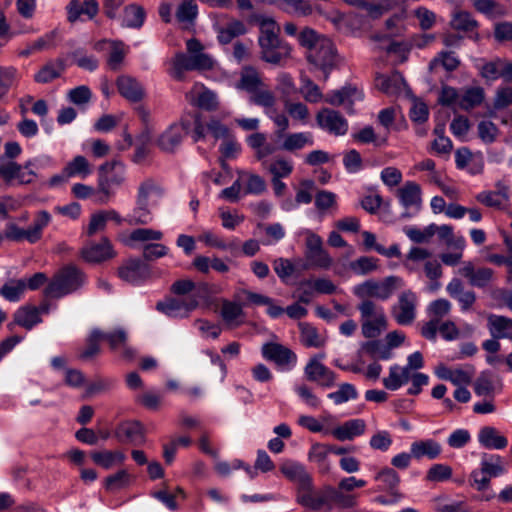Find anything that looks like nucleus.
<instances>
[{
    "label": "nucleus",
    "instance_id": "20e7f679",
    "mask_svg": "<svg viewBox=\"0 0 512 512\" xmlns=\"http://www.w3.org/2000/svg\"><path fill=\"white\" fill-rule=\"evenodd\" d=\"M279 27L272 19H265L260 24V36L258 39L261 47V57L264 61L279 64L282 59L288 57L290 46L279 38Z\"/></svg>",
    "mask_w": 512,
    "mask_h": 512
},
{
    "label": "nucleus",
    "instance_id": "864d4df0",
    "mask_svg": "<svg viewBox=\"0 0 512 512\" xmlns=\"http://www.w3.org/2000/svg\"><path fill=\"white\" fill-rule=\"evenodd\" d=\"M25 291L24 279H10L0 288V296L9 302H18Z\"/></svg>",
    "mask_w": 512,
    "mask_h": 512
},
{
    "label": "nucleus",
    "instance_id": "49530a36",
    "mask_svg": "<svg viewBox=\"0 0 512 512\" xmlns=\"http://www.w3.org/2000/svg\"><path fill=\"white\" fill-rule=\"evenodd\" d=\"M329 454L330 448L324 444H314L309 450L308 458L312 463L316 464L321 474H327L330 471Z\"/></svg>",
    "mask_w": 512,
    "mask_h": 512
},
{
    "label": "nucleus",
    "instance_id": "9b49d317",
    "mask_svg": "<svg viewBox=\"0 0 512 512\" xmlns=\"http://www.w3.org/2000/svg\"><path fill=\"white\" fill-rule=\"evenodd\" d=\"M423 366V356L419 351L410 354L407 358V365L404 367L393 366L390 369L392 384H404L411 381V384H427L428 375L412 370L420 369Z\"/></svg>",
    "mask_w": 512,
    "mask_h": 512
},
{
    "label": "nucleus",
    "instance_id": "2f4dec72",
    "mask_svg": "<svg viewBox=\"0 0 512 512\" xmlns=\"http://www.w3.org/2000/svg\"><path fill=\"white\" fill-rule=\"evenodd\" d=\"M281 138H283V141L280 149L288 152H295L314 145V138L311 132L287 133Z\"/></svg>",
    "mask_w": 512,
    "mask_h": 512
},
{
    "label": "nucleus",
    "instance_id": "6e6d98bb",
    "mask_svg": "<svg viewBox=\"0 0 512 512\" xmlns=\"http://www.w3.org/2000/svg\"><path fill=\"white\" fill-rule=\"evenodd\" d=\"M20 80V73L14 66H0V91L3 97L9 90L16 87Z\"/></svg>",
    "mask_w": 512,
    "mask_h": 512
},
{
    "label": "nucleus",
    "instance_id": "680f3d73",
    "mask_svg": "<svg viewBox=\"0 0 512 512\" xmlns=\"http://www.w3.org/2000/svg\"><path fill=\"white\" fill-rule=\"evenodd\" d=\"M405 235L414 243H428L435 235V223L426 226L423 230L415 226H407L403 229Z\"/></svg>",
    "mask_w": 512,
    "mask_h": 512
},
{
    "label": "nucleus",
    "instance_id": "dca6fc26",
    "mask_svg": "<svg viewBox=\"0 0 512 512\" xmlns=\"http://www.w3.org/2000/svg\"><path fill=\"white\" fill-rule=\"evenodd\" d=\"M317 125L334 136L347 134L349 124L347 119L339 112L330 108H322L316 115Z\"/></svg>",
    "mask_w": 512,
    "mask_h": 512
},
{
    "label": "nucleus",
    "instance_id": "bb28decb",
    "mask_svg": "<svg viewBox=\"0 0 512 512\" xmlns=\"http://www.w3.org/2000/svg\"><path fill=\"white\" fill-rule=\"evenodd\" d=\"M479 445L488 450H503L508 446V439L493 426H483L477 434Z\"/></svg>",
    "mask_w": 512,
    "mask_h": 512
},
{
    "label": "nucleus",
    "instance_id": "b1692460",
    "mask_svg": "<svg viewBox=\"0 0 512 512\" xmlns=\"http://www.w3.org/2000/svg\"><path fill=\"white\" fill-rule=\"evenodd\" d=\"M165 195V189L161 183L151 177L145 178L137 188L135 199L149 206H156Z\"/></svg>",
    "mask_w": 512,
    "mask_h": 512
},
{
    "label": "nucleus",
    "instance_id": "f3484780",
    "mask_svg": "<svg viewBox=\"0 0 512 512\" xmlns=\"http://www.w3.org/2000/svg\"><path fill=\"white\" fill-rule=\"evenodd\" d=\"M82 259L88 263H102L116 256L111 241L107 237H102L99 242L87 241L81 251Z\"/></svg>",
    "mask_w": 512,
    "mask_h": 512
},
{
    "label": "nucleus",
    "instance_id": "8fccbe9b",
    "mask_svg": "<svg viewBox=\"0 0 512 512\" xmlns=\"http://www.w3.org/2000/svg\"><path fill=\"white\" fill-rule=\"evenodd\" d=\"M485 98L484 89L480 86L468 87L460 95L459 108L469 111L480 106Z\"/></svg>",
    "mask_w": 512,
    "mask_h": 512
},
{
    "label": "nucleus",
    "instance_id": "4d7b16f0",
    "mask_svg": "<svg viewBox=\"0 0 512 512\" xmlns=\"http://www.w3.org/2000/svg\"><path fill=\"white\" fill-rule=\"evenodd\" d=\"M280 9L288 14L302 17L310 16L314 11L309 0H282Z\"/></svg>",
    "mask_w": 512,
    "mask_h": 512
},
{
    "label": "nucleus",
    "instance_id": "7c9ffc66",
    "mask_svg": "<svg viewBox=\"0 0 512 512\" xmlns=\"http://www.w3.org/2000/svg\"><path fill=\"white\" fill-rule=\"evenodd\" d=\"M178 393V386H166V388L154 391H145L137 396V402L149 410H157L164 398L170 394Z\"/></svg>",
    "mask_w": 512,
    "mask_h": 512
},
{
    "label": "nucleus",
    "instance_id": "aec40b11",
    "mask_svg": "<svg viewBox=\"0 0 512 512\" xmlns=\"http://www.w3.org/2000/svg\"><path fill=\"white\" fill-rule=\"evenodd\" d=\"M190 132V124L182 119L180 123L171 124L158 138L157 144L161 150L173 152L182 142L183 137Z\"/></svg>",
    "mask_w": 512,
    "mask_h": 512
},
{
    "label": "nucleus",
    "instance_id": "f03ea898",
    "mask_svg": "<svg viewBox=\"0 0 512 512\" xmlns=\"http://www.w3.org/2000/svg\"><path fill=\"white\" fill-rule=\"evenodd\" d=\"M300 46L306 49V59L324 73L327 80L330 71L336 65V48L327 36L310 27L303 28L298 35Z\"/></svg>",
    "mask_w": 512,
    "mask_h": 512
},
{
    "label": "nucleus",
    "instance_id": "e433bc0d",
    "mask_svg": "<svg viewBox=\"0 0 512 512\" xmlns=\"http://www.w3.org/2000/svg\"><path fill=\"white\" fill-rule=\"evenodd\" d=\"M163 232L152 228H136L132 230L129 236L123 240V243L133 247L136 243L150 244L149 242H158L162 240Z\"/></svg>",
    "mask_w": 512,
    "mask_h": 512
},
{
    "label": "nucleus",
    "instance_id": "a18cd8bd",
    "mask_svg": "<svg viewBox=\"0 0 512 512\" xmlns=\"http://www.w3.org/2000/svg\"><path fill=\"white\" fill-rule=\"evenodd\" d=\"M14 313L16 315V322L18 323V326H21L26 330H31L42 322L41 316L38 315V310H36V307L32 305L21 306Z\"/></svg>",
    "mask_w": 512,
    "mask_h": 512
},
{
    "label": "nucleus",
    "instance_id": "6ab92c4d",
    "mask_svg": "<svg viewBox=\"0 0 512 512\" xmlns=\"http://www.w3.org/2000/svg\"><path fill=\"white\" fill-rule=\"evenodd\" d=\"M397 197L400 204L406 209H414V213L408 211L402 213V218H410L418 213L422 206V191L419 184L414 181H407L397 190Z\"/></svg>",
    "mask_w": 512,
    "mask_h": 512
},
{
    "label": "nucleus",
    "instance_id": "37998d69",
    "mask_svg": "<svg viewBox=\"0 0 512 512\" xmlns=\"http://www.w3.org/2000/svg\"><path fill=\"white\" fill-rule=\"evenodd\" d=\"M191 94L192 99L190 101L193 105H196L197 107L207 111H213L217 109V95L213 91L195 86Z\"/></svg>",
    "mask_w": 512,
    "mask_h": 512
},
{
    "label": "nucleus",
    "instance_id": "e2e57ef3",
    "mask_svg": "<svg viewBox=\"0 0 512 512\" xmlns=\"http://www.w3.org/2000/svg\"><path fill=\"white\" fill-rule=\"evenodd\" d=\"M300 82V93L303 95L307 102L318 103L323 99V94L319 86L315 84L309 77L302 75Z\"/></svg>",
    "mask_w": 512,
    "mask_h": 512
},
{
    "label": "nucleus",
    "instance_id": "603ef678",
    "mask_svg": "<svg viewBox=\"0 0 512 512\" xmlns=\"http://www.w3.org/2000/svg\"><path fill=\"white\" fill-rule=\"evenodd\" d=\"M64 169L70 178L80 177L85 179L92 173V167L90 163L82 155L75 156L65 165Z\"/></svg>",
    "mask_w": 512,
    "mask_h": 512
},
{
    "label": "nucleus",
    "instance_id": "3c124183",
    "mask_svg": "<svg viewBox=\"0 0 512 512\" xmlns=\"http://www.w3.org/2000/svg\"><path fill=\"white\" fill-rule=\"evenodd\" d=\"M65 66L62 60H55L46 63L35 75L34 80L37 83H49L61 76Z\"/></svg>",
    "mask_w": 512,
    "mask_h": 512
},
{
    "label": "nucleus",
    "instance_id": "052dcab7",
    "mask_svg": "<svg viewBox=\"0 0 512 512\" xmlns=\"http://www.w3.org/2000/svg\"><path fill=\"white\" fill-rule=\"evenodd\" d=\"M263 168L271 173L272 178L282 179L291 175L293 172V163L283 157H276Z\"/></svg>",
    "mask_w": 512,
    "mask_h": 512
},
{
    "label": "nucleus",
    "instance_id": "2eb2a0df",
    "mask_svg": "<svg viewBox=\"0 0 512 512\" xmlns=\"http://www.w3.org/2000/svg\"><path fill=\"white\" fill-rule=\"evenodd\" d=\"M151 275L150 266L140 258H129L118 268L119 278L131 285H141Z\"/></svg>",
    "mask_w": 512,
    "mask_h": 512
},
{
    "label": "nucleus",
    "instance_id": "0eeeda50",
    "mask_svg": "<svg viewBox=\"0 0 512 512\" xmlns=\"http://www.w3.org/2000/svg\"><path fill=\"white\" fill-rule=\"evenodd\" d=\"M86 282V275L75 265L60 269L47 284L44 295L49 298H62L80 289Z\"/></svg>",
    "mask_w": 512,
    "mask_h": 512
},
{
    "label": "nucleus",
    "instance_id": "a878e982",
    "mask_svg": "<svg viewBox=\"0 0 512 512\" xmlns=\"http://www.w3.org/2000/svg\"><path fill=\"white\" fill-rule=\"evenodd\" d=\"M324 358V354H319L315 357H312L307 362L304 368V374L308 381L317 382V381H325L326 384H330L335 379V374L328 367H326L323 363H321V359Z\"/></svg>",
    "mask_w": 512,
    "mask_h": 512
},
{
    "label": "nucleus",
    "instance_id": "c9c22d12",
    "mask_svg": "<svg viewBox=\"0 0 512 512\" xmlns=\"http://www.w3.org/2000/svg\"><path fill=\"white\" fill-rule=\"evenodd\" d=\"M347 5L363 10L371 18H379L388 12L392 7L391 0H381L378 3H372L366 0H343Z\"/></svg>",
    "mask_w": 512,
    "mask_h": 512
},
{
    "label": "nucleus",
    "instance_id": "393cba45",
    "mask_svg": "<svg viewBox=\"0 0 512 512\" xmlns=\"http://www.w3.org/2000/svg\"><path fill=\"white\" fill-rule=\"evenodd\" d=\"M435 374L441 381L452 384H470L474 371L470 367H447L441 364L435 368Z\"/></svg>",
    "mask_w": 512,
    "mask_h": 512
},
{
    "label": "nucleus",
    "instance_id": "1a4fd4ad",
    "mask_svg": "<svg viewBox=\"0 0 512 512\" xmlns=\"http://www.w3.org/2000/svg\"><path fill=\"white\" fill-rule=\"evenodd\" d=\"M374 480L379 485L375 492H387L388 495H378L374 502L383 506H390L399 503L403 499V494L399 491L400 476L390 468L384 467L374 475Z\"/></svg>",
    "mask_w": 512,
    "mask_h": 512
},
{
    "label": "nucleus",
    "instance_id": "39448f33",
    "mask_svg": "<svg viewBox=\"0 0 512 512\" xmlns=\"http://www.w3.org/2000/svg\"><path fill=\"white\" fill-rule=\"evenodd\" d=\"M280 470L287 478L297 482V503L307 510L314 511L318 490L314 489L312 477L304 466L298 462L286 461Z\"/></svg>",
    "mask_w": 512,
    "mask_h": 512
},
{
    "label": "nucleus",
    "instance_id": "0e129e2a",
    "mask_svg": "<svg viewBox=\"0 0 512 512\" xmlns=\"http://www.w3.org/2000/svg\"><path fill=\"white\" fill-rule=\"evenodd\" d=\"M476 200L487 207L500 209L508 200V195L503 191H483L477 194Z\"/></svg>",
    "mask_w": 512,
    "mask_h": 512
},
{
    "label": "nucleus",
    "instance_id": "7ed1b4c3",
    "mask_svg": "<svg viewBox=\"0 0 512 512\" xmlns=\"http://www.w3.org/2000/svg\"><path fill=\"white\" fill-rule=\"evenodd\" d=\"M235 87L247 92L250 95V103L254 105L268 109L276 103L274 93L263 82L261 73L253 66L242 67Z\"/></svg>",
    "mask_w": 512,
    "mask_h": 512
},
{
    "label": "nucleus",
    "instance_id": "6e6552de",
    "mask_svg": "<svg viewBox=\"0 0 512 512\" xmlns=\"http://www.w3.org/2000/svg\"><path fill=\"white\" fill-rule=\"evenodd\" d=\"M361 321V333L367 339H376L388 327L384 309L371 300H364L358 306Z\"/></svg>",
    "mask_w": 512,
    "mask_h": 512
},
{
    "label": "nucleus",
    "instance_id": "a19ab883",
    "mask_svg": "<svg viewBox=\"0 0 512 512\" xmlns=\"http://www.w3.org/2000/svg\"><path fill=\"white\" fill-rule=\"evenodd\" d=\"M153 213L150 206L144 202L135 199V207L125 218V222L130 226H144L153 221Z\"/></svg>",
    "mask_w": 512,
    "mask_h": 512
},
{
    "label": "nucleus",
    "instance_id": "09e8293b",
    "mask_svg": "<svg viewBox=\"0 0 512 512\" xmlns=\"http://www.w3.org/2000/svg\"><path fill=\"white\" fill-rule=\"evenodd\" d=\"M146 19L144 8L137 4L127 5L123 10L122 25L128 28L139 29Z\"/></svg>",
    "mask_w": 512,
    "mask_h": 512
},
{
    "label": "nucleus",
    "instance_id": "473e14b6",
    "mask_svg": "<svg viewBox=\"0 0 512 512\" xmlns=\"http://www.w3.org/2000/svg\"><path fill=\"white\" fill-rule=\"evenodd\" d=\"M436 512H473L464 497L452 498L448 495H441L433 500Z\"/></svg>",
    "mask_w": 512,
    "mask_h": 512
},
{
    "label": "nucleus",
    "instance_id": "774afa93",
    "mask_svg": "<svg viewBox=\"0 0 512 512\" xmlns=\"http://www.w3.org/2000/svg\"><path fill=\"white\" fill-rule=\"evenodd\" d=\"M452 468L446 464L432 465L426 474V481L428 482H444L452 477Z\"/></svg>",
    "mask_w": 512,
    "mask_h": 512
},
{
    "label": "nucleus",
    "instance_id": "4be33fe9",
    "mask_svg": "<svg viewBox=\"0 0 512 512\" xmlns=\"http://www.w3.org/2000/svg\"><path fill=\"white\" fill-rule=\"evenodd\" d=\"M115 436L120 442L135 446L143 445L146 442L145 428L143 424L137 420L121 422L115 429Z\"/></svg>",
    "mask_w": 512,
    "mask_h": 512
},
{
    "label": "nucleus",
    "instance_id": "5701e85b",
    "mask_svg": "<svg viewBox=\"0 0 512 512\" xmlns=\"http://www.w3.org/2000/svg\"><path fill=\"white\" fill-rule=\"evenodd\" d=\"M54 162L52 157L48 155H41L32 159L27 160L24 165H20V171L15 172L14 181L19 185H28L33 183L37 177V173L34 169H43L53 166Z\"/></svg>",
    "mask_w": 512,
    "mask_h": 512
},
{
    "label": "nucleus",
    "instance_id": "412c9836",
    "mask_svg": "<svg viewBox=\"0 0 512 512\" xmlns=\"http://www.w3.org/2000/svg\"><path fill=\"white\" fill-rule=\"evenodd\" d=\"M364 98L362 91L351 85L343 86L341 89L332 90L328 92L324 101L333 106L344 105L348 113H354L353 105L356 101H361Z\"/></svg>",
    "mask_w": 512,
    "mask_h": 512
},
{
    "label": "nucleus",
    "instance_id": "c03bdc74",
    "mask_svg": "<svg viewBox=\"0 0 512 512\" xmlns=\"http://www.w3.org/2000/svg\"><path fill=\"white\" fill-rule=\"evenodd\" d=\"M488 327L493 338H510L512 337V319L490 315L488 317Z\"/></svg>",
    "mask_w": 512,
    "mask_h": 512
},
{
    "label": "nucleus",
    "instance_id": "5fc2aeb1",
    "mask_svg": "<svg viewBox=\"0 0 512 512\" xmlns=\"http://www.w3.org/2000/svg\"><path fill=\"white\" fill-rule=\"evenodd\" d=\"M131 481L132 475L127 470L121 469L104 479V488L111 493L117 492L128 487Z\"/></svg>",
    "mask_w": 512,
    "mask_h": 512
},
{
    "label": "nucleus",
    "instance_id": "f704fd0d",
    "mask_svg": "<svg viewBox=\"0 0 512 512\" xmlns=\"http://www.w3.org/2000/svg\"><path fill=\"white\" fill-rule=\"evenodd\" d=\"M410 448L411 455L418 460L422 458L436 459L442 451L441 445L433 439L414 441Z\"/></svg>",
    "mask_w": 512,
    "mask_h": 512
},
{
    "label": "nucleus",
    "instance_id": "338daca9",
    "mask_svg": "<svg viewBox=\"0 0 512 512\" xmlns=\"http://www.w3.org/2000/svg\"><path fill=\"white\" fill-rule=\"evenodd\" d=\"M316 190V183L312 179H303L299 183V188L296 191V203L310 204L313 200V192Z\"/></svg>",
    "mask_w": 512,
    "mask_h": 512
},
{
    "label": "nucleus",
    "instance_id": "9d476101",
    "mask_svg": "<svg viewBox=\"0 0 512 512\" xmlns=\"http://www.w3.org/2000/svg\"><path fill=\"white\" fill-rule=\"evenodd\" d=\"M404 285L402 278L388 276L382 281L367 280L355 287L354 293L360 298L373 297L380 300L389 299L394 292Z\"/></svg>",
    "mask_w": 512,
    "mask_h": 512
},
{
    "label": "nucleus",
    "instance_id": "cd10ccee",
    "mask_svg": "<svg viewBox=\"0 0 512 512\" xmlns=\"http://www.w3.org/2000/svg\"><path fill=\"white\" fill-rule=\"evenodd\" d=\"M116 85L121 96L131 102H139L144 98L143 86L131 76L122 75L118 77Z\"/></svg>",
    "mask_w": 512,
    "mask_h": 512
},
{
    "label": "nucleus",
    "instance_id": "4468645a",
    "mask_svg": "<svg viewBox=\"0 0 512 512\" xmlns=\"http://www.w3.org/2000/svg\"><path fill=\"white\" fill-rule=\"evenodd\" d=\"M199 306L195 296L187 299L167 297L156 304V310L169 318H187L189 314Z\"/></svg>",
    "mask_w": 512,
    "mask_h": 512
},
{
    "label": "nucleus",
    "instance_id": "13d9d810",
    "mask_svg": "<svg viewBox=\"0 0 512 512\" xmlns=\"http://www.w3.org/2000/svg\"><path fill=\"white\" fill-rule=\"evenodd\" d=\"M242 305L229 300H223L221 307V317L223 321L228 325L238 326L242 321H238V318L243 316Z\"/></svg>",
    "mask_w": 512,
    "mask_h": 512
},
{
    "label": "nucleus",
    "instance_id": "72a5a7b5",
    "mask_svg": "<svg viewBox=\"0 0 512 512\" xmlns=\"http://www.w3.org/2000/svg\"><path fill=\"white\" fill-rule=\"evenodd\" d=\"M376 85L383 93L395 96L400 94L406 86L403 76L399 72L390 75H380L376 78Z\"/></svg>",
    "mask_w": 512,
    "mask_h": 512
},
{
    "label": "nucleus",
    "instance_id": "a211bd4d",
    "mask_svg": "<svg viewBox=\"0 0 512 512\" xmlns=\"http://www.w3.org/2000/svg\"><path fill=\"white\" fill-rule=\"evenodd\" d=\"M417 296L411 290L402 292L392 307V316L399 325H410L416 318Z\"/></svg>",
    "mask_w": 512,
    "mask_h": 512
},
{
    "label": "nucleus",
    "instance_id": "58836bf2",
    "mask_svg": "<svg viewBox=\"0 0 512 512\" xmlns=\"http://www.w3.org/2000/svg\"><path fill=\"white\" fill-rule=\"evenodd\" d=\"M217 40L220 44H229L236 37L247 32L245 24L240 20H232L225 26L216 27Z\"/></svg>",
    "mask_w": 512,
    "mask_h": 512
},
{
    "label": "nucleus",
    "instance_id": "ddd939ff",
    "mask_svg": "<svg viewBox=\"0 0 512 512\" xmlns=\"http://www.w3.org/2000/svg\"><path fill=\"white\" fill-rule=\"evenodd\" d=\"M261 352L264 359L273 362L281 371H289L297 363L295 352L279 343H265Z\"/></svg>",
    "mask_w": 512,
    "mask_h": 512
},
{
    "label": "nucleus",
    "instance_id": "ea45409f",
    "mask_svg": "<svg viewBox=\"0 0 512 512\" xmlns=\"http://www.w3.org/2000/svg\"><path fill=\"white\" fill-rule=\"evenodd\" d=\"M480 468L490 478H496L507 473V466L504 459L498 454H484Z\"/></svg>",
    "mask_w": 512,
    "mask_h": 512
},
{
    "label": "nucleus",
    "instance_id": "69168bd1",
    "mask_svg": "<svg viewBox=\"0 0 512 512\" xmlns=\"http://www.w3.org/2000/svg\"><path fill=\"white\" fill-rule=\"evenodd\" d=\"M193 65L190 56L185 53H177L173 59L171 76L176 80H183L185 71H192Z\"/></svg>",
    "mask_w": 512,
    "mask_h": 512
},
{
    "label": "nucleus",
    "instance_id": "f257e3e1",
    "mask_svg": "<svg viewBox=\"0 0 512 512\" xmlns=\"http://www.w3.org/2000/svg\"><path fill=\"white\" fill-rule=\"evenodd\" d=\"M366 480L349 476L342 478L337 487L325 485L318 490L314 511L333 512L334 508L351 509L358 505L355 489L363 488Z\"/></svg>",
    "mask_w": 512,
    "mask_h": 512
},
{
    "label": "nucleus",
    "instance_id": "c85d7f7f",
    "mask_svg": "<svg viewBox=\"0 0 512 512\" xmlns=\"http://www.w3.org/2000/svg\"><path fill=\"white\" fill-rule=\"evenodd\" d=\"M366 423L363 419H352L335 427L330 434L339 441L353 440L365 432Z\"/></svg>",
    "mask_w": 512,
    "mask_h": 512
},
{
    "label": "nucleus",
    "instance_id": "4c0bfd02",
    "mask_svg": "<svg viewBox=\"0 0 512 512\" xmlns=\"http://www.w3.org/2000/svg\"><path fill=\"white\" fill-rule=\"evenodd\" d=\"M91 459L96 465L102 467L103 469L109 470L114 466L123 464L126 456L119 450H103L92 452Z\"/></svg>",
    "mask_w": 512,
    "mask_h": 512
},
{
    "label": "nucleus",
    "instance_id": "bf43d9fd",
    "mask_svg": "<svg viewBox=\"0 0 512 512\" xmlns=\"http://www.w3.org/2000/svg\"><path fill=\"white\" fill-rule=\"evenodd\" d=\"M450 26L457 31L472 32L477 28L478 23L470 13L457 11L451 17Z\"/></svg>",
    "mask_w": 512,
    "mask_h": 512
},
{
    "label": "nucleus",
    "instance_id": "c756f323",
    "mask_svg": "<svg viewBox=\"0 0 512 512\" xmlns=\"http://www.w3.org/2000/svg\"><path fill=\"white\" fill-rule=\"evenodd\" d=\"M300 331V342L306 348H322L326 345L327 337L308 322L298 324Z\"/></svg>",
    "mask_w": 512,
    "mask_h": 512
},
{
    "label": "nucleus",
    "instance_id": "423d86ee",
    "mask_svg": "<svg viewBox=\"0 0 512 512\" xmlns=\"http://www.w3.org/2000/svg\"><path fill=\"white\" fill-rule=\"evenodd\" d=\"M126 181L125 165L119 160L106 161L98 168L97 195L99 204H106L115 195V188Z\"/></svg>",
    "mask_w": 512,
    "mask_h": 512
},
{
    "label": "nucleus",
    "instance_id": "79ce46f5",
    "mask_svg": "<svg viewBox=\"0 0 512 512\" xmlns=\"http://www.w3.org/2000/svg\"><path fill=\"white\" fill-rule=\"evenodd\" d=\"M198 13V5L193 0H183L176 9L175 17L184 28H190L194 26Z\"/></svg>",
    "mask_w": 512,
    "mask_h": 512
},
{
    "label": "nucleus",
    "instance_id": "de8ad7c7",
    "mask_svg": "<svg viewBox=\"0 0 512 512\" xmlns=\"http://www.w3.org/2000/svg\"><path fill=\"white\" fill-rule=\"evenodd\" d=\"M435 234L440 240H443L448 247L455 250L463 251L466 247V240L462 235H455L451 225L443 224L438 226L435 224Z\"/></svg>",
    "mask_w": 512,
    "mask_h": 512
},
{
    "label": "nucleus",
    "instance_id": "f8f14e48",
    "mask_svg": "<svg viewBox=\"0 0 512 512\" xmlns=\"http://www.w3.org/2000/svg\"><path fill=\"white\" fill-rule=\"evenodd\" d=\"M304 255L307 261L303 266L304 269L318 268L327 270L333 263V259L323 248L322 238L312 231H307Z\"/></svg>",
    "mask_w": 512,
    "mask_h": 512
}]
</instances>
